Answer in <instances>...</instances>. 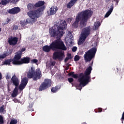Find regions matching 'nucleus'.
<instances>
[{
	"label": "nucleus",
	"mask_w": 124,
	"mask_h": 124,
	"mask_svg": "<svg viewBox=\"0 0 124 124\" xmlns=\"http://www.w3.org/2000/svg\"><path fill=\"white\" fill-rule=\"evenodd\" d=\"M93 11L87 9L78 13L77 14L75 21L72 24L73 29H77L79 27V22H80L79 27L81 29L85 28L87 26V22L89 18L92 17Z\"/></svg>",
	"instance_id": "obj_1"
},
{
	"label": "nucleus",
	"mask_w": 124,
	"mask_h": 124,
	"mask_svg": "<svg viewBox=\"0 0 124 124\" xmlns=\"http://www.w3.org/2000/svg\"><path fill=\"white\" fill-rule=\"evenodd\" d=\"M51 49L52 51H57V50H62L66 51L67 48L64 45L63 42L61 39H57L51 43L50 46L46 45L43 47V50L46 53H49Z\"/></svg>",
	"instance_id": "obj_2"
},
{
	"label": "nucleus",
	"mask_w": 124,
	"mask_h": 124,
	"mask_svg": "<svg viewBox=\"0 0 124 124\" xmlns=\"http://www.w3.org/2000/svg\"><path fill=\"white\" fill-rule=\"evenodd\" d=\"M92 70H93V67H92V66H89L84 72V75L83 73H79V77L80 78L78 79V82L79 83L78 85L79 91H81L83 87H85L89 82H91Z\"/></svg>",
	"instance_id": "obj_3"
},
{
	"label": "nucleus",
	"mask_w": 124,
	"mask_h": 124,
	"mask_svg": "<svg viewBox=\"0 0 124 124\" xmlns=\"http://www.w3.org/2000/svg\"><path fill=\"white\" fill-rule=\"evenodd\" d=\"M67 26V24H66V21L64 20L57 27V29H54L49 31V33L51 35V37H57V38H59V37H62V36H63V34L64 33L63 30L66 29Z\"/></svg>",
	"instance_id": "obj_4"
},
{
	"label": "nucleus",
	"mask_w": 124,
	"mask_h": 124,
	"mask_svg": "<svg viewBox=\"0 0 124 124\" xmlns=\"http://www.w3.org/2000/svg\"><path fill=\"white\" fill-rule=\"evenodd\" d=\"M97 51V47L96 46L92 47L90 49L85 52L84 55V60L86 62H91L93 59H94L95 57V54Z\"/></svg>",
	"instance_id": "obj_5"
},
{
	"label": "nucleus",
	"mask_w": 124,
	"mask_h": 124,
	"mask_svg": "<svg viewBox=\"0 0 124 124\" xmlns=\"http://www.w3.org/2000/svg\"><path fill=\"white\" fill-rule=\"evenodd\" d=\"M91 33V27L88 26L82 29L81 32L80 37H79L78 41V45H81L83 44L85 41H86V39Z\"/></svg>",
	"instance_id": "obj_6"
},
{
	"label": "nucleus",
	"mask_w": 124,
	"mask_h": 124,
	"mask_svg": "<svg viewBox=\"0 0 124 124\" xmlns=\"http://www.w3.org/2000/svg\"><path fill=\"white\" fill-rule=\"evenodd\" d=\"M22 58V54L18 53L16 56H15V64L16 65H21V64H25L29 63L30 58L29 57H23Z\"/></svg>",
	"instance_id": "obj_7"
},
{
	"label": "nucleus",
	"mask_w": 124,
	"mask_h": 124,
	"mask_svg": "<svg viewBox=\"0 0 124 124\" xmlns=\"http://www.w3.org/2000/svg\"><path fill=\"white\" fill-rule=\"evenodd\" d=\"M46 8V7H45V6H43L42 7H40L36 10L31 11L32 23H35L36 19L39 18V17L42 15V12Z\"/></svg>",
	"instance_id": "obj_8"
},
{
	"label": "nucleus",
	"mask_w": 124,
	"mask_h": 124,
	"mask_svg": "<svg viewBox=\"0 0 124 124\" xmlns=\"http://www.w3.org/2000/svg\"><path fill=\"white\" fill-rule=\"evenodd\" d=\"M27 8L29 12L27 13V15L30 17L25 20H21L20 21V25L21 27H24L25 26H26L27 24H30L31 23V4L29 3L27 5Z\"/></svg>",
	"instance_id": "obj_9"
},
{
	"label": "nucleus",
	"mask_w": 124,
	"mask_h": 124,
	"mask_svg": "<svg viewBox=\"0 0 124 124\" xmlns=\"http://www.w3.org/2000/svg\"><path fill=\"white\" fill-rule=\"evenodd\" d=\"M51 86H52V80L48 78H46L39 87V92L45 91V90H47L48 88H50Z\"/></svg>",
	"instance_id": "obj_10"
},
{
	"label": "nucleus",
	"mask_w": 124,
	"mask_h": 124,
	"mask_svg": "<svg viewBox=\"0 0 124 124\" xmlns=\"http://www.w3.org/2000/svg\"><path fill=\"white\" fill-rule=\"evenodd\" d=\"M41 71L40 69H36L35 71L33 70L32 67H31V78L34 81H36L38 79L41 78Z\"/></svg>",
	"instance_id": "obj_11"
},
{
	"label": "nucleus",
	"mask_w": 124,
	"mask_h": 124,
	"mask_svg": "<svg viewBox=\"0 0 124 124\" xmlns=\"http://www.w3.org/2000/svg\"><path fill=\"white\" fill-rule=\"evenodd\" d=\"M29 82V78L27 77L24 78L21 81L20 84L19 86V89L20 91H23L25 88H26V86L28 84Z\"/></svg>",
	"instance_id": "obj_12"
},
{
	"label": "nucleus",
	"mask_w": 124,
	"mask_h": 124,
	"mask_svg": "<svg viewBox=\"0 0 124 124\" xmlns=\"http://www.w3.org/2000/svg\"><path fill=\"white\" fill-rule=\"evenodd\" d=\"M8 42L9 45H16L18 42V37L11 36L8 38Z\"/></svg>",
	"instance_id": "obj_13"
},
{
	"label": "nucleus",
	"mask_w": 124,
	"mask_h": 124,
	"mask_svg": "<svg viewBox=\"0 0 124 124\" xmlns=\"http://www.w3.org/2000/svg\"><path fill=\"white\" fill-rule=\"evenodd\" d=\"M13 84L14 86H15L16 88H18V86H19V84H20V81L19 80V78L14 75L11 79Z\"/></svg>",
	"instance_id": "obj_14"
},
{
	"label": "nucleus",
	"mask_w": 124,
	"mask_h": 124,
	"mask_svg": "<svg viewBox=\"0 0 124 124\" xmlns=\"http://www.w3.org/2000/svg\"><path fill=\"white\" fill-rule=\"evenodd\" d=\"M21 11V9L20 8L18 7H15L13 8L12 9H9L8 11V13L9 14H12L13 15H15V14H17V13H19Z\"/></svg>",
	"instance_id": "obj_15"
},
{
	"label": "nucleus",
	"mask_w": 124,
	"mask_h": 124,
	"mask_svg": "<svg viewBox=\"0 0 124 124\" xmlns=\"http://www.w3.org/2000/svg\"><path fill=\"white\" fill-rule=\"evenodd\" d=\"M63 56H64V52L62 51L55 52L53 54V59L57 60V59H62Z\"/></svg>",
	"instance_id": "obj_16"
},
{
	"label": "nucleus",
	"mask_w": 124,
	"mask_h": 124,
	"mask_svg": "<svg viewBox=\"0 0 124 124\" xmlns=\"http://www.w3.org/2000/svg\"><path fill=\"white\" fill-rule=\"evenodd\" d=\"M44 4H45L44 1H38V2L36 3L35 4H32L31 6L33 8H38V7H41V6H43Z\"/></svg>",
	"instance_id": "obj_17"
},
{
	"label": "nucleus",
	"mask_w": 124,
	"mask_h": 124,
	"mask_svg": "<svg viewBox=\"0 0 124 124\" xmlns=\"http://www.w3.org/2000/svg\"><path fill=\"white\" fill-rule=\"evenodd\" d=\"M16 59H15V56H14V58L13 59H7L6 60H5L4 62V64H6V65H10V62H12V63H13V64H14L15 65H17V64H15V62Z\"/></svg>",
	"instance_id": "obj_18"
},
{
	"label": "nucleus",
	"mask_w": 124,
	"mask_h": 124,
	"mask_svg": "<svg viewBox=\"0 0 124 124\" xmlns=\"http://www.w3.org/2000/svg\"><path fill=\"white\" fill-rule=\"evenodd\" d=\"M58 11V8L57 6H52L50 9V14L48 15V16H52V15H55Z\"/></svg>",
	"instance_id": "obj_19"
},
{
	"label": "nucleus",
	"mask_w": 124,
	"mask_h": 124,
	"mask_svg": "<svg viewBox=\"0 0 124 124\" xmlns=\"http://www.w3.org/2000/svg\"><path fill=\"white\" fill-rule=\"evenodd\" d=\"M113 9H114V4H111V5L110 6L109 9L105 15V18H108V17L110 16V15L112 13V12H113Z\"/></svg>",
	"instance_id": "obj_20"
},
{
	"label": "nucleus",
	"mask_w": 124,
	"mask_h": 124,
	"mask_svg": "<svg viewBox=\"0 0 124 124\" xmlns=\"http://www.w3.org/2000/svg\"><path fill=\"white\" fill-rule=\"evenodd\" d=\"M79 75L80 74H74V72H71L68 74L69 77H72L75 79H78V78L79 79V78H81V77H80Z\"/></svg>",
	"instance_id": "obj_21"
},
{
	"label": "nucleus",
	"mask_w": 124,
	"mask_h": 124,
	"mask_svg": "<svg viewBox=\"0 0 124 124\" xmlns=\"http://www.w3.org/2000/svg\"><path fill=\"white\" fill-rule=\"evenodd\" d=\"M78 0H71L66 5L67 8H71L72 6H73L75 3H76V2Z\"/></svg>",
	"instance_id": "obj_22"
},
{
	"label": "nucleus",
	"mask_w": 124,
	"mask_h": 124,
	"mask_svg": "<svg viewBox=\"0 0 124 124\" xmlns=\"http://www.w3.org/2000/svg\"><path fill=\"white\" fill-rule=\"evenodd\" d=\"M18 87H15L13 93L11 94L12 97H16L18 95Z\"/></svg>",
	"instance_id": "obj_23"
},
{
	"label": "nucleus",
	"mask_w": 124,
	"mask_h": 124,
	"mask_svg": "<svg viewBox=\"0 0 124 124\" xmlns=\"http://www.w3.org/2000/svg\"><path fill=\"white\" fill-rule=\"evenodd\" d=\"M60 88L58 86H55V87H52L51 88L52 93H57V92L60 90Z\"/></svg>",
	"instance_id": "obj_24"
},
{
	"label": "nucleus",
	"mask_w": 124,
	"mask_h": 124,
	"mask_svg": "<svg viewBox=\"0 0 124 124\" xmlns=\"http://www.w3.org/2000/svg\"><path fill=\"white\" fill-rule=\"evenodd\" d=\"M94 26L95 27V30H97V29H98L100 26V22H99V21L95 22L94 23Z\"/></svg>",
	"instance_id": "obj_25"
},
{
	"label": "nucleus",
	"mask_w": 124,
	"mask_h": 124,
	"mask_svg": "<svg viewBox=\"0 0 124 124\" xmlns=\"http://www.w3.org/2000/svg\"><path fill=\"white\" fill-rule=\"evenodd\" d=\"M31 69H30L27 72V76L28 78H29V79H31Z\"/></svg>",
	"instance_id": "obj_26"
},
{
	"label": "nucleus",
	"mask_w": 124,
	"mask_h": 124,
	"mask_svg": "<svg viewBox=\"0 0 124 124\" xmlns=\"http://www.w3.org/2000/svg\"><path fill=\"white\" fill-rule=\"evenodd\" d=\"M11 0H1V3L2 5H6L7 3H9Z\"/></svg>",
	"instance_id": "obj_27"
},
{
	"label": "nucleus",
	"mask_w": 124,
	"mask_h": 124,
	"mask_svg": "<svg viewBox=\"0 0 124 124\" xmlns=\"http://www.w3.org/2000/svg\"><path fill=\"white\" fill-rule=\"evenodd\" d=\"M25 51H26V48H22L21 49L20 51H17L16 53V55L15 56H16V55H17L18 54H21V56L23 54V52H25Z\"/></svg>",
	"instance_id": "obj_28"
},
{
	"label": "nucleus",
	"mask_w": 124,
	"mask_h": 124,
	"mask_svg": "<svg viewBox=\"0 0 124 124\" xmlns=\"http://www.w3.org/2000/svg\"><path fill=\"white\" fill-rule=\"evenodd\" d=\"M4 124V118L2 115H0V124Z\"/></svg>",
	"instance_id": "obj_29"
},
{
	"label": "nucleus",
	"mask_w": 124,
	"mask_h": 124,
	"mask_svg": "<svg viewBox=\"0 0 124 124\" xmlns=\"http://www.w3.org/2000/svg\"><path fill=\"white\" fill-rule=\"evenodd\" d=\"M18 121L16 119H11L9 124H17Z\"/></svg>",
	"instance_id": "obj_30"
},
{
	"label": "nucleus",
	"mask_w": 124,
	"mask_h": 124,
	"mask_svg": "<svg viewBox=\"0 0 124 124\" xmlns=\"http://www.w3.org/2000/svg\"><path fill=\"white\" fill-rule=\"evenodd\" d=\"M12 52H13V49H10L8 51H7L6 52V54L7 55V56H9V55H11L12 54Z\"/></svg>",
	"instance_id": "obj_31"
},
{
	"label": "nucleus",
	"mask_w": 124,
	"mask_h": 124,
	"mask_svg": "<svg viewBox=\"0 0 124 124\" xmlns=\"http://www.w3.org/2000/svg\"><path fill=\"white\" fill-rule=\"evenodd\" d=\"M6 57H7V55L6 53H4L2 55H0V60H1V59H5Z\"/></svg>",
	"instance_id": "obj_32"
},
{
	"label": "nucleus",
	"mask_w": 124,
	"mask_h": 124,
	"mask_svg": "<svg viewBox=\"0 0 124 124\" xmlns=\"http://www.w3.org/2000/svg\"><path fill=\"white\" fill-rule=\"evenodd\" d=\"M80 60V56L79 55H76L74 57L75 62H78Z\"/></svg>",
	"instance_id": "obj_33"
},
{
	"label": "nucleus",
	"mask_w": 124,
	"mask_h": 124,
	"mask_svg": "<svg viewBox=\"0 0 124 124\" xmlns=\"http://www.w3.org/2000/svg\"><path fill=\"white\" fill-rule=\"evenodd\" d=\"M18 29H19V26H18V25H15V24L13 25V29H12L13 31H16L18 30Z\"/></svg>",
	"instance_id": "obj_34"
},
{
	"label": "nucleus",
	"mask_w": 124,
	"mask_h": 124,
	"mask_svg": "<svg viewBox=\"0 0 124 124\" xmlns=\"http://www.w3.org/2000/svg\"><path fill=\"white\" fill-rule=\"evenodd\" d=\"M4 105H2L0 107V113H3L4 111Z\"/></svg>",
	"instance_id": "obj_35"
},
{
	"label": "nucleus",
	"mask_w": 124,
	"mask_h": 124,
	"mask_svg": "<svg viewBox=\"0 0 124 124\" xmlns=\"http://www.w3.org/2000/svg\"><path fill=\"white\" fill-rule=\"evenodd\" d=\"M68 81L69 83H72L74 81V79L72 78H68Z\"/></svg>",
	"instance_id": "obj_36"
},
{
	"label": "nucleus",
	"mask_w": 124,
	"mask_h": 124,
	"mask_svg": "<svg viewBox=\"0 0 124 124\" xmlns=\"http://www.w3.org/2000/svg\"><path fill=\"white\" fill-rule=\"evenodd\" d=\"M72 52H76L77 51V47L74 46L72 49Z\"/></svg>",
	"instance_id": "obj_37"
},
{
	"label": "nucleus",
	"mask_w": 124,
	"mask_h": 124,
	"mask_svg": "<svg viewBox=\"0 0 124 124\" xmlns=\"http://www.w3.org/2000/svg\"><path fill=\"white\" fill-rule=\"evenodd\" d=\"M32 62H33V63H37L38 62V60H36V59H33V60L31 61Z\"/></svg>",
	"instance_id": "obj_38"
},
{
	"label": "nucleus",
	"mask_w": 124,
	"mask_h": 124,
	"mask_svg": "<svg viewBox=\"0 0 124 124\" xmlns=\"http://www.w3.org/2000/svg\"><path fill=\"white\" fill-rule=\"evenodd\" d=\"M13 101H14V102H15L16 103L20 102V101H19V100L16 98H15L14 99H13Z\"/></svg>",
	"instance_id": "obj_39"
},
{
	"label": "nucleus",
	"mask_w": 124,
	"mask_h": 124,
	"mask_svg": "<svg viewBox=\"0 0 124 124\" xmlns=\"http://www.w3.org/2000/svg\"><path fill=\"white\" fill-rule=\"evenodd\" d=\"M67 58H68L69 59H70V60L71 59H72V57H71V54L68 53V54H67Z\"/></svg>",
	"instance_id": "obj_40"
},
{
	"label": "nucleus",
	"mask_w": 124,
	"mask_h": 124,
	"mask_svg": "<svg viewBox=\"0 0 124 124\" xmlns=\"http://www.w3.org/2000/svg\"><path fill=\"white\" fill-rule=\"evenodd\" d=\"M19 0H13L12 2H13V3H16V2H18Z\"/></svg>",
	"instance_id": "obj_41"
},
{
	"label": "nucleus",
	"mask_w": 124,
	"mask_h": 124,
	"mask_svg": "<svg viewBox=\"0 0 124 124\" xmlns=\"http://www.w3.org/2000/svg\"><path fill=\"white\" fill-rule=\"evenodd\" d=\"M69 60H70L69 58L66 57V58L64 60V62H66L67 61H68Z\"/></svg>",
	"instance_id": "obj_42"
},
{
	"label": "nucleus",
	"mask_w": 124,
	"mask_h": 124,
	"mask_svg": "<svg viewBox=\"0 0 124 124\" xmlns=\"http://www.w3.org/2000/svg\"><path fill=\"white\" fill-rule=\"evenodd\" d=\"M51 65H52L53 66H55V64H56V62H52L51 63Z\"/></svg>",
	"instance_id": "obj_43"
},
{
	"label": "nucleus",
	"mask_w": 124,
	"mask_h": 124,
	"mask_svg": "<svg viewBox=\"0 0 124 124\" xmlns=\"http://www.w3.org/2000/svg\"><path fill=\"white\" fill-rule=\"evenodd\" d=\"M98 112H100H100H102V108H98Z\"/></svg>",
	"instance_id": "obj_44"
},
{
	"label": "nucleus",
	"mask_w": 124,
	"mask_h": 124,
	"mask_svg": "<svg viewBox=\"0 0 124 124\" xmlns=\"http://www.w3.org/2000/svg\"><path fill=\"white\" fill-rule=\"evenodd\" d=\"M67 21H68V22H71V21H72V19L71 18H68V19H67Z\"/></svg>",
	"instance_id": "obj_45"
},
{
	"label": "nucleus",
	"mask_w": 124,
	"mask_h": 124,
	"mask_svg": "<svg viewBox=\"0 0 124 124\" xmlns=\"http://www.w3.org/2000/svg\"><path fill=\"white\" fill-rule=\"evenodd\" d=\"M6 78L7 80H8L9 79H10L11 77L7 75Z\"/></svg>",
	"instance_id": "obj_46"
},
{
	"label": "nucleus",
	"mask_w": 124,
	"mask_h": 124,
	"mask_svg": "<svg viewBox=\"0 0 124 124\" xmlns=\"http://www.w3.org/2000/svg\"><path fill=\"white\" fill-rule=\"evenodd\" d=\"M11 21V20L10 19L7 18V24H8Z\"/></svg>",
	"instance_id": "obj_47"
},
{
	"label": "nucleus",
	"mask_w": 124,
	"mask_h": 124,
	"mask_svg": "<svg viewBox=\"0 0 124 124\" xmlns=\"http://www.w3.org/2000/svg\"><path fill=\"white\" fill-rule=\"evenodd\" d=\"M1 78H2V76L1 75V73L0 72V80H1Z\"/></svg>",
	"instance_id": "obj_48"
},
{
	"label": "nucleus",
	"mask_w": 124,
	"mask_h": 124,
	"mask_svg": "<svg viewBox=\"0 0 124 124\" xmlns=\"http://www.w3.org/2000/svg\"><path fill=\"white\" fill-rule=\"evenodd\" d=\"M30 106H31V105H30V106H28V110H29V111H31V107H30Z\"/></svg>",
	"instance_id": "obj_49"
},
{
	"label": "nucleus",
	"mask_w": 124,
	"mask_h": 124,
	"mask_svg": "<svg viewBox=\"0 0 124 124\" xmlns=\"http://www.w3.org/2000/svg\"><path fill=\"white\" fill-rule=\"evenodd\" d=\"M110 0H105L106 2H107V3L109 2L110 1Z\"/></svg>",
	"instance_id": "obj_50"
},
{
	"label": "nucleus",
	"mask_w": 124,
	"mask_h": 124,
	"mask_svg": "<svg viewBox=\"0 0 124 124\" xmlns=\"http://www.w3.org/2000/svg\"><path fill=\"white\" fill-rule=\"evenodd\" d=\"M1 31V28L0 27V32Z\"/></svg>",
	"instance_id": "obj_51"
},
{
	"label": "nucleus",
	"mask_w": 124,
	"mask_h": 124,
	"mask_svg": "<svg viewBox=\"0 0 124 124\" xmlns=\"http://www.w3.org/2000/svg\"><path fill=\"white\" fill-rule=\"evenodd\" d=\"M8 90L9 91V86H8Z\"/></svg>",
	"instance_id": "obj_52"
},
{
	"label": "nucleus",
	"mask_w": 124,
	"mask_h": 124,
	"mask_svg": "<svg viewBox=\"0 0 124 124\" xmlns=\"http://www.w3.org/2000/svg\"><path fill=\"white\" fill-rule=\"evenodd\" d=\"M0 4H2V3H1V2H0Z\"/></svg>",
	"instance_id": "obj_53"
},
{
	"label": "nucleus",
	"mask_w": 124,
	"mask_h": 124,
	"mask_svg": "<svg viewBox=\"0 0 124 124\" xmlns=\"http://www.w3.org/2000/svg\"><path fill=\"white\" fill-rule=\"evenodd\" d=\"M116 1L117 3H118L119 2L118 1V0H116Z\"/></svg>",
	"instance_id": "obj_54"
},
{
	"label": "nucleus",
	"mask_w": 124,
	"mask_h": 124,
	"mask_svg": "<svg viewBox=\"0 0 124 124\" xmlns=\"http://www.w3.org/2000/svg\"><path fill=\"white\" fill-rule=\"evenodd\" d=\"M117 70H119V68H117Z\"/></svg>",
	"instance_id": "obj_55"
},
{
	"label": "nucleus",
	"mask_w": 124,
	"mask_h": 124,
	"mask_svg": "<svg viewBox=\"0 0 124 124\" xmlns=\"http://www.w3.org/2000/svg\"><path fill=\"white\" fill-rule=\"evenodd\" d=\"M32 111H34L33 109H32Z\"/></svg>",
	"instance_id": "obj_56"
}]
</instances>
